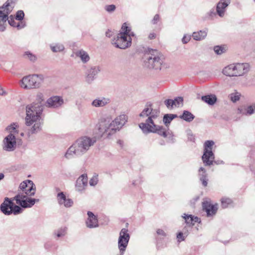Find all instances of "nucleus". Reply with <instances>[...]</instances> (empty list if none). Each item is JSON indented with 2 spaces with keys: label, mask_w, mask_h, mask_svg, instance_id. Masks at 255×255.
I'll return each mask as SVG.
<instances>
[{
  "label": "nucleus",
  "mask_w": 255,
  "mask_h": 255,
  "mask_svg": "<svg viewBox=\"0 0 255 255\" xmlns=\"http://www.w3.org/2000/svg\"><path fill=\"white\" fill-rule=\"evenodd\" d=\"M25 124L27 128L25 130V133H20V135L22 137L25 136L28 141H32L34 140V135L42 130L41 115L42 107L41 106L27 105L25 108Z\"/></svg>",
  "instance_id": "1"
},
{
  "label": "nucleus",
  "mask_w": 255,
  "mask_h": 255,
  "mask_svg": "<svg viewBox=\"0 0 255 255\" xmlns=\"http://www.w3.org/2000/svg\"><path fill=\"white\" fill-rule=\"evenodd\" d=\"M35 191L36 187L33 182L31 180H26L20 184L17 194L13 200H15L16 203L22 208H31L36 202L39 201V199L31 197L35 194Z\"/></svg>",
  "instance_id": "2"
},
{
  "label": "nucleus",
  "mask_w": 255,
  "mask_h": 255,
  "mask_svg": "<svg viewBox=\"0 0 255 255\" xmlns=\"http://www.w3.org/2000/svg\"><path fill=\"white\" fill-rule=\"evenodd\" d=\"M159 116V111L153 109L151 105L146 106L139 115L140 120L144 121L139 124V127L144 134L153 133L159 125L154 121Z\"/></svg>",
  "instance_id": "3"
},
{
  "label": "nucleus",
  "mask_w": 255,
  "mask_h": 255,
  "mask_svg": "<svg viewBox=\"0 0 255 255\" xmlns=\"http://www.w3.org/2000/svg\"><path fill=\"white\" fill-rule=\"evenodd\" d=\"M96 142L94 138L83 136L77 139L67 150L64 157L71 159L75 156H82L85 154Z\"/></svg>",
  "instance_id": "4"
},
{
  "label": "nucleus",
  "mask_w": 255,
  "mask_h": 255,
  "mask_svg": "<svg viewBox=\"0 0 255 255\" xmlns=\"http://www.w3.org/2000/svg\"><path fill=\"white\" fill-rule=\"evenodd\" d=\"M144 65L149 69L164 70L169 67V64L164 61L163 55L156 49H149L144 56Z\"/></svg>",
  "instance_id": "5"
},
{
  "label": "nucleus",
  "mask_w": 255,
  "mask_h": 255,
  "mask_svg": "<svg viewBox=\"0 0 255 255\" xmlns=\"http://www.w3.org/2000/svg\"><path fill=\"white\" fill-rule=\"evenodd\" d=\"M44 80L42 75L33 74L24 77L20 81V86L25 89L38 88Z\"/></svg>",
  "instance_id": "6"
},
{
  "label": "nucleus",
  "mask_w": 255,
  "mask_h": 255,
  "mask_svg": "<svg viewBox=\"0 0 255 255\" xmlns=\"http://www.w3.org/2000/svg\"><path fill=\"white\" fill-rule=\"evenodd\" d=\"M249 70L247 63H236L228 65L224 68L223 73L228 76H240L247 73Z\"/></svg>",
  "instance_id": "7"
},
{
  "label": "nucleus",
  "mask_w": 255,
  "mask_h": 255,
  "mask_svg": "<svg viewBox=\"0 0 255 255\" xmlns=\"http://www.w3.org/2000/svg\"><path fill=\"white\" fill-rule=\"evenodd\" d=\"M1 212L6 215H9L12 213L14 215L21 213V208L14 204L12 200L6 197L4 202L0 205Z\"/></svg>",
  "instance_id": "8"
},
{
  "label": "nucleus",
  "mask_w": 255,
  "mask_h": 255,
  "mask_svg": "<svg viewBox=\"0 0 255 255\" xmlns=\"http://www.w3.org/2000/svg\"><path fill=\"white\" fill-rule=\"evenodd\" d=\"M214 144L215 142L213 140H207L204 144V153L202 158L206 166L213 164L215 157L212 149Z\"/></svg>",
  "instance_id": "9"
},
{
  "label": "nucleus",
  "mask_w": 255,
  "mask_h": 255,
  "mask_svg": "<svg viewBox=\"0 0 255 255\" xmlns=\"http://www.w3.org/2000/svg\"><path fill=\"white\" fill-rule=\"evenodd\" d=\"M131 38L126 35V33H123L121 30L112 41V44L116 47L120 49H126L131 45Z\"/></svg>",
  "instance_id": "10"
},
{
  "label": "nucleus",
  "mask_w": 255,
  "mask_h": 255,
  "mask_svg": "<svg viewBox=\"0 0 255 255\" xmlns=\"http://www.w3.org/2000/svg\"><path fill=\"white\" fill-rule=\"evenodd\" d=\"M130 236L128 233V229L123 228L120 232L118 239V248L120 250L121 255L124 254L129 240Z\"/></svg>",
  "instance_id": "11"
},
{
  "label": "nucleus",
  "mask_w": 255,
  "mask_h": 255,
  "mask_svg": "<svg viewBox=\"0 0 255 255\" xmlns=\"http://www.w3.org/2000/svg\"><path fill=\"white\" fill-rule=\"evenodd\" d=\"M2 149L7 152L14 151L16 148V141L15 135L8 134L2 141Z\"/></svg>",
  "instance_id": "12"
},
{
  "label": "nucleus",
  "mask_w": 255,
  "mask_h": 255,
  "mask_svg": "<svg viewBox=\"0 0 255 255\" xmlns=\"http://www.w3.org/2000/svg\"><path fill=\"white\" fill-rule=\"evenodd\" d=\"M16 0H7L4 4L0 7V17L5 20L6 17L14 8Z\"/></svg>",
  "instance_id": "13"
},
{
  "label": "nucleus",
  "mask_w": 255,
  "mask_h": 255,
  "mask_svg": "<svg viewBox=\"0 0 255 255\" xmlns=\"http://www.w3.org/2000/svg\"><path fill=\"white\" fill-rule=\"evenodd\" d=\"M8 21V23L13 27H16L18 29L23 28L24 27V24H23L22 22H16L15 21L14 17L13 15H11L9 17L8 15L6 17L5 20H3L2 17H0V31H3L5 29V27L4 26V23Z\"/></svg>",
  "instance_id": "14"
},
{
  "label": "nucleus",
  "mask_w": 255,
  "mask_h": 255,
  "mask_svg": "<svg viewBox=\"0 0 255 255\" xmlns=\"http://www.w3.org/2000/svg\"><path fill=\"white\" fill-rule=\"evenodd\" d=\"M57 200L58 204L65 208H70L73 205V200L66 196L63 192H60L57 195Z\"/></svg>",
  "instance_id": "15"
},
{
  "label": "nucleus",
  "mask_w": 255,
  "mask_h": 255,
  "mask_svg": "<svg viewBox=\"0 0 255 255\" xmlns=\"http://www.w3.org/2000/svg\"><path fill=\"white\" fill-rule=\"evenodd\" d=\"M64 104L63 98L60 96H52L48 99L45 104L46 107L50 108H58Z\"/></svg>",
  "instance_id": "16"
},
{
  "label": "nucleus",
  "mask_w": 255,
  "mask_h": 255,
  "mask_svg": "<svg viewBox=\"0 0 255 255\" xmlns=\"http://www.w3.org/2000/svg\"><path fill=\"white\" fill-rule=\"evenodd\" d=\"M203 210H204L208 217L215 215L218 210V204L213 205L210 201H205L202 203Z\"/></svg>",
  "instance_id": "17"
},
{
  "label": "nucleus",
  "mask_w": 255,
  "mask_h": 255,
  "mask_svg": "<svg viewBox=\"0 0 255 255\" xmlns=\"http://www.w3.org/2000/svg\"><path fill=\"white\" fill-rule=\"evenodd\" d=\"M87 185V176L86 174H82L77 179L75 185L76 190L79 192H82L85 191Z\"/></svg>",
  "instance_id": "18"
},
{
  "label": "nucleus",
  "mask_w": 255,
  "mask_h": 255,
  "mask_svg": "<svg viewBox=\"0 0 255 255\" xmlns=\"http://www.w3.org/2000/svg\"><path fill=\"white\" fill-rule=\"evenodd\" d=\"M100 71L101 68L99 66H93L88 69L86 73V82L88 83H91Z\"/></svg>",
  "instance_id": "19"
},
{
  "label": "nucleus",
  "mask_w": 255,
  "mask_h": 255,
  "mask_svg": "<svg viewBox=\"0 0 255 255\" xmlns=\"http://www.w3.org/2000/svg\"><path fill=\"white\" fill-rule=\"evenodd\" d=\"M231 0H220L216 6V13L221 17L224 16L226 8L230 4Z\"/></svg>",
  "instance_id": "20"
},
{
  "label": "nucleus",
  "mask_w": 255,
  "mask_h": 255,
  "mask_svg": "<svg viewBox=\"0 0 255 255\" xmlns=\"http://www.w3.org/2000/svg\"><path fill=\"white\" fill-rule=\"evenodd\" d=\"M153 133L158 134L159 135L167 138L170 140L173 139V135L172 132L168 129L163 127L162 126H159Z\"/></svg>",
  "instance_id": "21"
},
{
  "label": "nucleus",
  "mask_w": 255,
  "mask_h": 255,
  "mask_svg": "<svg viewBox=\"0 0 255 255\" xmlns=\"http://www.w3.org/2000/svg\"><path fill=\"white\" fill-rule=\"evenodd\" d=\"M99 130L101 133H106L108 135L116 133L115 129H113V128L110 127L109 122H107L106 121L101 123Z\"/></svg>",
  "instance_id": "22"
},
{
  "label": "nucleus",
  "mask_w": 255,
  "mask_h": 255,
  "mask_svg": "<svg viewBox=\"0 0 255 255\" xmlns=\"http://www.w3.org/2000/svg\"><path fill=\"white\" fill-rule=\"evenodd\" d=\"M88 218L86 221V226L89 228H94L98 227V221L97 217L90 211L87 213Z\"/></svg>",
  "instance_id": "23"
},
{
  "label": "nucleus",
  "mask_w": 255,
  "mask_h": 255,
  "mask_svg": "<svg viewBox=\"0 0 255 255\" xmlns=\"http://www.w3.org/2000/svg\"><path fill=\"white\" fill-rule=\"evenodd\" d=\"M110 102V100L108 98L98 97L94 99L91 103V105L95 108H100L105 106Z\"/></svg>",
  "instance_id": "24"
},
{
  "label": "nucleus",
  "mask_w": 255,
  "mask_h": 255,
  "mask_svg": "<svg viewBox=\"0 0 255 255\" xmlns=\"http://www.w3.org/2000/svg\"><path fill=\"white\" fill-rule=\"evenodd\" d=\"M182 217L185 220L186 224L191 227L194 226L195 223H200L201 222L199 218L192 215L184 213L182 215Z\"/></svg>",
  "instance_id": "25"
},
{
  "label": "nucleus",
  "mask_w": 255,
  "mask_h": 255,
  "mask_svg": "<svg viewBox=\"0 0 255 255\" xmlns=\"http://www.w3.org/2000/svg\"><path fill=\"white\" fill-rule=\"evenodd\" d=\"M113 121L116 124V126L118 127L120 129L128 121V116L124 114L120 115Z\"/></svg>",
  "instance_id": "26"
},
{
  "label": "nucleus",
  "mask_w": 255,
  "mask_h": 255,
  "mask_svg": "<svg viewBox=\"0 0 255 255\" xmlns=\"http://www.w3.org/2000/svg\"><path fill=\"white\" fill-rule=\"evenodd\" d=\"M255 111V106H250L246 108H238L237 110L238 114H241L246 115H251L254 113Z\"/></svg>",
  "instance_id": "27"
},
{
  "label": "nucleus",
  "mask_w": 255,
  "mask_h": 255,
  "mask_svg": "<svg viewBox=\"0 0 255 255\" xmlns=\"http://www.w3.org/2000/svg\"><path fill=\"white\" fill-rule=\"evenodd\" d=\"M207 35V30H200L198 32H194L192 36L195 40L200 41L204 39Z\"/></svg>",
  "instance_id": "28"
},
{
  "label": "nucleus",
  "mask_w": 255,
  "mask_h": 255,
  "mask_svg": "<svg viewBox=\"0 0 255 255\" xmlns=\"http://www.w3.org/2000/svg\"><path fill=\"white\" fill-rule=\"evenodd\" d=\"M201 99L202 101L210 105H214L217 101V98L214 95L204 96L202 97Z\"/></svg>",
  "instance_id": "29"
},
{
  "label": "nucleus",
  "mask_w": 255,
  "mask_h": 255,
  "mask_svg": "<svg viewBox=\"0 0 255 255\" xmlns=\"http://www.w3.org/2000/svg\"><path fill=\"white\" fill-rule=\"evenodd\" d=\"M179 118L186 122H190L193 120L195 116L188 111H184L182 115L179 116Z\"/></svg>",
  "instance_id": "30"
},
{
  "label": "nucleus",
  "mask_w": 255,
  "mask_h": 255,
  "mask_svg": "<svg viewBox=\"0 0 255 255\" xmlns=\"http://www.w3.org/2000/svg\"><path fill=\"white\" fill-rule=\"evenodd\" d=\"M22 57L32 62H34L37 60L36 56L29 51H25L22 54Z\"/></svg>",
  "instance_id": "31"
},
{
  "label": "nucleus",
  "mask_w": 255,
  "mask_h": 255,
  "mask_svg": "<svg viewBox=\"0 0 255 255\" xmlns=\"http://www.w3.org/2000/svg\"><path fill=\"white\" fill-rule=\"evenodd\" d=\"M77 56L79 57L83 63H86L90 60V57L87 52L84 50H80L77 53Z\"/></svg>",
  "instance_id": "32"
},
{
  "label": "nucleus",
  "mask_w": 255,
  "mask_h": 255,
  "mask_svg": "<svg viewBox=\"0 0 255 255\" xmlns=\"http://www.w3.org/2000/svg\"><path fill=\"white\" fill-rule=\"evenodd\" d=\"M67 234V229L61 228L56 230L54 232V236L55 238H61L64 237Z\"/></svg>",
  "instance_id": "33"
},
{
  "label": "nucleus",
  "mask_w": 255,
  "mask_h": 255,
  "mask_svg": "<svg viewBox=\"0 0 255 255\" xmlns=\"http://www.w3.org/2000/svg\"><path fill=\"white\" fill-rule=\"evenodd\" d=\"M45 97L42 93H38L36 96V99L35 100L37 102V104H34L33 103L32 104H30V105H34L35 106H41L42 107V110H43V105L41 104L42 102L44 101Z\"/></svg>",
  "instance_id": "34"
},
{
  "label": "nucleus",
  "mask_w": 255,
  "mask_h": 255,
  "mask_svg": "<svg viewBox=\"0 0 255 255\" xmlns=\"http://www.w3.org/2000/svg\"><path fill=\"white\" fill-rule=\"evenodd\" d=\"M18 125L16 123H13L7 127L6 129L9 131V134L15 135L18 133Z\"/></svg>",
  "instance_id": "35"
},
{
  "label": "nucleus",
  "mask_w": 255,
  "mask_h": 255,
  "mask_svg": "<svg viewBox=\"0 0 255 255\" xmlns=\"http://www.w3.org/2000/svg\"><path fill=\"white\" fill-rule=\"evenodd\" d=\"M177 117V115L173 114H166L163 117V122L166 127L170 123L171 121L175 118Z\"/></svg>",
  "instance_id": "36"
},
{
  "label": "nucleus",
  "mask_w": 255,
  "mask_h": 255,
  "mask_svg": "<svg viewBox=\"0 0 255 255\" xmlns=\"http://www.w3.org/2000/svg\"><path fill=\"white\" fill-rule=\"evenodd\" d=\"M121 30L123 32V33H126V35H127L128 37H129L130 38L131 36H134L133 33L131 31L130 28L128 26L126 23H124L122 25Z\"/></svg>",
  "instance_id": "37"
},
{
  "label": "nucleus",
  "mask_w": 255,
  "mask_h": 255,
  "mask_svg": "<svg viewBox=\"0 0 255 255\" xmlns=\"http://www.w3.org/2000/svg\"><path fill=\"white\" fill-rule=\"evenodd\" d=\"M241 96V94L237 91H235L234 92L230 94L229 95L231 100L233 103H236L238 101L240 100Z\"/></svg>",
  "instance_id": "38"
},
{
  "label": "nucleus",
  "mask_w": 255,
  "mask_h": 255,
  "mask_svg": "<svg viewBox=\"0 0 255 255\" xmlns=\"http://www.w3.org/2000/svg\"><path fill=\"white\" fill-rule=\"evenodd\" d=\"M51 50L54 52L62 51L64 49V47L62 44H57L55 45H50Z\"/></svg>",
  "instance_id": "39"
},
{
  "label": "nucleus",
  "mask_w": 255,
  "mask_h": 255,
  "mask_svg": "<svg viewBox=\"0 0 255 255\" xmlns=\"http://www.w3.org/2000/svg\"><path fill=\"white\" fill-rule=\"evenodd\" d=\"M183 99L182 97H178L173 100V103L175 108L179 107L183 105Z\"/></svg>",
  "instance_id": "40"
},
{
  "label": "nucleus",
  "mask_w": 255,
  "mask_h": 255,
  "mask_svg": "<svg viewBox=\"0 0 255 255\" xmlns=\"http://www.w3.org/2000/svg\"><path fill=\"white\" fill-rule=\"evenodd\" d=\"M232 203V200L228 198H223L221 199V205L223 208L228 207V205Z\"/></svg>",
  "instance_id": "41"
},
{
  "label": "nucleus",
  "mask_w": 255,
  "mask_h": 255,
  "mask_svg": "<svg viewBox=\"0 0 255 255\" xmlns=\"http://www.w3.org/2000/svg\"><path fill=\"white\" fill-rule=\"evenodd\" d=\"M215 52L218 55H220L226 51V49L224 46H216L214 48Z\"/></svg>",
  "instance_id": "42"
},
{
  "label": "nucleus",
  "mask_w": 255,
  "mask_h": 255,
  "mask_svg": "<svg viewBox=\"0 0 255 255\" xmlns=\"http://www.w3.org/2000/svg\"><path fill=\"white\" fill-rule=\"evenodd\" d=\"M187 232H184V233L180 232L177 235V239L178 242H181L185 240V238L187 236Z\"/></svg>",
  "instance_id": "43"
},
{
  "label": "nucleus",
  "mask_w": 255,
  "mask_h": 255,
  "mask_svg": "<svg viewBox=\"0 0 255 255\" xmlns=\"http://www.w3.org/2000/svg\"><path fill=\"white\" fill-rule=\"evenodd\" d=\"M156 234L161 239L165 238L167 235L165 231L161 229L156 230Z\"/></svg>",
  "instance_id": "44"
},
{
  "label": "nucleus",
  "mask_w": 255,
  "mask_h": 255,
  "mask_svg": "<svg viewBox=\"0 0 255 255\" xmlns=\"http://www.w3.org/2000/svg\"><path fill=\"white\" fill-rule=\"evenodd\" d=\"M216 13H217L214 11V9H212L208 12L207 13L206 15L204 18V19H210V18L211 19L213 17L216 16Z\"/></svg>",
  "instance_id": "45"
},
{
  "label": "nucleus",
  "mask_w": 255,
  "mask_h": 255,
  "mask_svg": "<svg viewBox=\"0 0 255 255\" xmlns=\"http://www.w3.org/2000/svg\"><path fill=\"white\" fill-rule=\"evenodd\" d=\"M165 105L167 108L169 109H172L174 108V105L173 103V100L172 99H168L165 101L164 102Z\"/></svg>",
  "instance_id": "46"
},
{
  "label": "nucleus",
  "mask_w": 255,
  "mask_h": 255,
  "mask_svg": "<svg viewBox=\"0 0 255 255\" xmlns=\"http://www.w3.org/2000/svg\"><path fill=\"white\" fill-rule=\"evenodd\" d=\"M98 182V175L93 176L90 180L89 184L90 186H94L96 185Z\"/></svg>",
  "instance_id": "47"
},
{
  "label": "nucleus",
  "mask_w": 255,
  "mask_h": 255,
  "mask_svg": "<svg viewBox=\"0 0 255 255\" xmlns=\"http://www.w3.org/2000/svg\"><path fill=\"white\" fill-rule=\"evenodd\" d=\"M198 175L199 179L201 178V177H206L207 176L206 171L204 168L201 167L199 168L198 171Z\"/></svg>",
  "instance_id": "48"
},
{
  "label": "nucleus",
  "mask_w": 255,
  "mask_h": 255,
  "mask_svg": "<svg viewBox=\"0 0 255 255\" xmlns=\"http://www.w3.org/2000/svg\"><path fill=\"white\" fill-rule=\"evenodd\" d=\"M105 9L108 12H113L116 9V6L114 4L107 5L105 6Z\"/></svg>",
  "instance_id": "49"
},
{
  "label": "nucleus",
  "mask_w": 255,
  "mask_h": 255,
  "mask_svg": "<svg viewBox=\"0 0 255 255\" xmlns=\"http://www.w3.org/2000/svg\"><path fill=\"white\" fill-rule=\"evenodd\" d=\"M24 16V13L22 10H18L16 12L15 18L18 20H21L23 19Z\"/></svg>",
  "instance_id": "50"
},
{
  "label": "nucleus",
  "mask_w": 255,
  "mask_h": 255,
  "mask_svg": "<svg viewBox=\"0 0 255 255\" xmlns=\"http://www.w3.org/2000/svg\"><path fill=\"white\" fill-rule=\"evenodd\" d=\"M191 35L185 34L182 39V42L184 44L187 43L191 39Z\"/></svg>",
  "instance_id": "51"
},
{
  "label": "nucleus",
  "mask_w": 255,
  "mask_h": 255,
  "mask_svg": "<svg viewBox=\"0 0 255 255\" xmlns=\"http://www.w3.org/2000/svg\"><path fill=\"white\" fill-rule=\"evenodd\" d=\"M109 122V124L110 125V127L113 128V129H115V132H116L117 131H119L120 129L118 127L116 126V124L114 122V121H112V122Z\"/></svg>",
  "instance_id": "52"
},
{
  "label": "nucleus",
  "mask_w": 255,
  "mask_h": 255,
  "mask_svg": "<svg viewBox=\"0 0 255 255\" xmlns=\"http://www.w3.org/2000/svg\"><path fill=\"white\" fill-rule=\"evenodd\" d=\"M200 180L202 182V184L204 187L207 186L208 181L207 176L206 177H201V178H200Z\"/></svg>",
  "instance_id": "53"
},
{
  "label": "nucleus",
  "mask_w": 255,
  "mask_h": 255,
  "mask_svg": "<svg viewBox=\"0 0 255 255\" xmlns=\"http://www.w3.org/2000/svg\"><path fill=\"white\" fill-rule=\"evenodd\" d=\"M187 137L188 140H189L190 141H194L195 137L190 130H189L187 132Z\"/></svg>",
  "instance_id": "54"
},
{
  "label": "nucleus",
  "mask_w": 255,
  "mask_h": 255,
  "mask_svg": "<svg viewBox=\"0 0 255 255\" xmlns=\"http://www.w3.org/2000/svg\"><path fill=\"white\" fill-rule=\"evenodd\" d=\"M159 20V16L158 14H155L152 20V23L155 24Z\"/></svg>",
  "instance_id": "55"
},
{
  "label": "nucleus",
  "mask_w": 255,
  "mask_h": 255,
  "mask_svg": "<svg viewBox=\"0 0 255 255\" xmlns=\"http://www.w3.org/2000/svg\"><path fill=\"white\" fill-rule=\"evenodd\" d=\"M7 94L6 91H5L0 86V96H5Z\"/></svg>",
  "instance_id": "56"
},
{
  "label": "nucleus",
  "mask_w": 255,
  "mask_h": 255,
  "mask_svg": "<svg viewBox=\"0 0 255 255\" xmlns=\"http://www.w3.org/2000/svg\"><path fill=\"white\" fill-rule=\"evenodd\" d=\"M156 37V34L154 33H151L148 35V38L150 39H154Z\"/></svg>",
  "instance_id": "57"
},
{
  "label": "nucleus",
  "mask_w": 255,
  "mask_h": 255,
  "mask_svg": "<svg viewBox=\"0 0 255 255\" xmlns=\"http://www.w3.org/2000/svg\"><path fill=\"white\" fill-rule=\"evenodd\" d=\"M106 35L107 37H110L112 35V32L110 30H108L106 32Z\"/></svg>",
  "instance_id": "58"
},
{
  "label": "nucleus",
  "mask_w": 255,
  "mask_h": 255,
  "mask_svg": "<svg viewBox=\"0 0 255 255\" xmlns=\"http://www.w3.org/2000/svg\"><path fill=\"white\" fill-rule=\"evenodd\" d=\"M4 175L3 173H0V180L3 179Z\"/></svg>",
  "instance_id": "59"
},
{
  "label": "nucleus",
  "mask_w": 255,
  "mask_h": 255,
  "mask_svg": "<svg viewBox=\"0 0 255 255\" xmlns=\"http://www.w3.org/2000/svg\"><path fill=\"white\" fill-rule=\"evenodd\" d=\"M253 1H254V2H255V0H253Z\"/></svg>",
  "instance_id": "60"
}]
</instances>
